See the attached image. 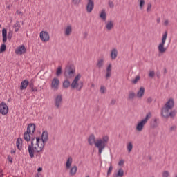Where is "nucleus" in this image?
Listing matches in <instances>:
<instances>
[{
  "mask_svg": "<svg viewBox=\"0 0 177 177\" xmlns=\"http://www.w3.org/2000/svg\"><path fill=\"white\" fill-rule=\"evenodd\" d=\"M118 55V51L116 48H113L111 52V57L112 60H115L117 59V56Z\"/></svg>",
  "mask_w": 177,
  "mask_h": 177,
  "instance_id": "nucleus-22",
  "label": "nucleus"
},
{
  "mask_svg": "<svg viewBox=\"0 0 177 177\" xmlns=\"http://www.w3.org/2000/svg\"><path fill=\"white\" fill-rule=\"evenodd\" d=\"M104 63V59H99V60L97 61V64H96V66H97L98 68H102V67H103Z\"/></svg>",
  "mask_w": 177,
  "mask_h": 177,
  "instance_id": "nucleus-30",
  "label": "nucleus"
},
{
  "mask_svg": "<svg viewBox=\"0 0 177 177\" xmlns=\"http://www.w3.org/2000/svg\"><path fill=\"white\" fill-rule=\"evenodd\" d=\"M30 135H32V133H30L28 131H26L24 133V139L26 142H30V140H31V136H30Z\"/></svg>",
  "mask_w": 177,
  "mask_h": 177,
  "instance_id": "nucleus-20",
  "label": "nucleus"
},
{
  "mask_svg": "<svg viewBox=\"0 0 177 177\" xmlns=\"http://www.w3.org/2000/svg\"><path fill=\"white\" fill-rule=\"evenodd\" d=\"M48 120H52V116H48Z\"/></svg>",
  "mask_w": 177,
  "mask_h": 177,
  "instance_id": "nucleus-64",
  "label": "nucleus"
},
{
  "mask_svg": "<svg viewBox=\"0 0 177 177\" xmlns=\"http://www.w3.org/2000/svg\"><path fill=\"white\" fill-rule=\"evenodd\" d=\"M7 159L8 160L9 162H10V164H13V158L10 156V155L8 156Z\"/></svg>",
  "mask_w": 177,
  "mask_h": 177,
  "instance_id": "nucleus-43",
  "label": "nucleus"
},
{
  "mask_svg": "<svg viewBox=\"0 0 177 177\" xmlns=\"http://www.w3.org/2000/svg\"><path fill=\"white\" fill-rule=\"evenodd\" d=\"M139 80H140V75H137L136 77V78L131 81V82L133 84H138V82L139 81Z\"/></svg>",
  "mask_w": 177,
  "mask_h": 177,
  "instance_id": "nucleus-35",
  "label": "nucleus"
},
{
  "mask_svg": "<svg viewBox=\"0 0 177 177\" xmlns=\"http://www.w3.org/2000/svg\"><path fill=\"white\" fill-rule=\"evenodd\" d=\"M176 126L174 125L172 127H170L169 131L170 132H172V131H176Z\"/></svg>",
  "mask_w": 177,
  "mask_h": 177,
  "instance_id": "nucleus-49",
  "label": "nucleus"
},
{
  "mask_svg": "<svg viewBox=\"0 0 177 177\" xmlns=\"http://www.w3.org/2000/svg\"><path fill=\"white\" fill-rule=\"evenodd\" d=\"M35 177H42V174H37Z\"/></svg>",
  "mask_w": 177,
  "mask_h": 177,
  "instance_id": "nucleus-58",
  "label": "nucleus"
},
{
  "mask_svg": "<svg viewBox=\"0 0 177 177\" xmlns=\"http://www.w3.org/2000/svg\"><path fill=\"white\" fill-rule=\"evenodd\" d=\"M124 176V169L122 168L119 169L117 174L114 177H122Z\"/></svg>",
  "mask_w": 177,
  "mask_h": 177,
  "instance_id": "nucleus-31",
  "label": "nucleus"
},
{
  "mask_svg": "<svg viewBox=\"0 0 177 177\" xmlns=\"http://www.w3.org/2000/svg\"><path fill=\"white\" fill-rule=\"evenodd\" d=\"M77 171H78V167H77V165H73L72 167L70 168L69 175L71 176H74V175L77 174Z\"/></svg>",
  "mask_w": 177,
  "mask_h": 177,
  "instance_id": "nucleus-17",
  "label": "nucleus"
},
{
  "mask_svg": "<svg viewBox=\"0 0 177 177\" xmlns=\"http://www.w3.org/2000/svg\"><path fill=\"white\" fill-rule=\"evenodd\" d=\"M30 82L27 80H24L21 82L20 91H24V89H27V86L29 84Z\"/></svg>",
  "mask_w": 177,
  "mask_h": 177,
  "instance_id": "nucleus-16",
  "label": "nucleus"
},
{
  "mask_svg": "<svg viewBox=\"0 0 177 177\" xmlns=\"http://www.w3.org/2000/svg\"><path fill=\"white\" fill-rule=\"evenodd\" d=\"M34 82H35L34 79H31L30 81L29 82L28 86L31 92H37V91H38V89H37V87L34 86Z\"/></svg>",
  "mask_w": 177,
  "mask_h": 177,
  "instance_id": "nucleus-14",
  "label": "nucleus"
},
{
  "mask_svg": "<svg viewBox=\"0 0 177 177\" xmlns=\"http://www.w3.org/2000/svg\"><path fill=\"white\" fill-rule=\"evenodd\" d=\"M26 52H27V49H26V46H24V45L18 46L15 50L16 55H24Z\"/></svg>",
  "mask_w": 177,
  "mask_h": 177,
  "instance_id": "nucleus-11",
  "label": "nucleus"
},
{
  "mask_svg": "<svg viewBox=\"0 0 177 177\" xmlns=\"http://www.w3.org/2000/svg\"><path fill=\"white\" fill-rule=\"evenodd\" d=\"M63 74V70L62 68V66H58L56 70V75L57 77H60Z\"/></svg>",
  "mask_w": 177,
  "mask_h": 177,
  "instance_id": "nucleus-32",
  "label": "nucleus"
},
{
  "mask_svg": "<svg viewBox=\"0 0 177 177\" xmlns=\"http://www.w3.org/2000/svg\"><path fill=\"white\" fill-rule=\"evenodd\" d=\"M150 9H151V4L149 3L147 8V12H150Z\"/></svg>",
  "mask_w": 177,
  "mask_h": 177,
  "instance_id": "nucleus-48",
  "label": "nucleus"
},
{
  "mask_svg": "<svg viewBox=\"0 0 177 177\" xmlns=\"http://www.w3.org/2000/svg\"><path fill=\"white\" fill-rule=\"evenodd\" d=\"M80 80H81V74L78 73L73 79L72 83L70 82L68 79L65 80L62 83V88L68 89L71 86L72 89H76L80 91L84 88V82L80 81ZM79 81L80 82H78Z\"/></svg>",
  "mask_w": 177,
  "mask_h": 177,
  "instance_id": "nucleus-3",
  "label": "nucleus"
},
{
  "mask_svg": "<svg viewBox=\"0 0 177 177\" xmlns=\"http://www.w3.org/2000/svg\"><path fill=\"white\" fill-rule=\"evenodd\" d=\"M100 17L104 21H106L107 19V15L106 14V10L102 9L100 14Z\"/></svg>",
  "mask_w": 177,
  "mask_h": 177,
  "instance_id": "nucleus-23",
  "label": "nucleus"
},
{
  "mask_svg": "<svg viewBox=\"0 0 177 177\" xmlns=\"http://www.w3.org/2000/svg\"><path fill=\"white\" fill-rule=\"evenodd\" d=\"M164 72H163V74L164 75H165V74H167V73H168V71L167 70V68H164Z\"/></svg>",
  "mask_w": 177,
  "mask_h": 177,
  "instance_id": "nucleus-57",
  "label": "nucleus"
},
{
  "mask_svg": "<svg viewBox=\"0 0 177 177\" xmlns=\"http://www.w3.org/2000/svg\"><path fill=\"white\" fill-rule=\"evenodd\" d=\"M147 102V103H151V102H153V98H151V97H148Z\"/></svg>",
  "mask_w": 177,
  "mask_h": 177,
  "instance_id": "nucleus-52",
  "label": "nucleus"
},
{
  "mask_svg": "<svg viewBox=\"0 0 177 177\" xmlns=\"http://www.w3.org/2000/svg\"><path fill=\"white\" fill-rule=\"evenodd\" d=\"M145 125H146V123L143 121H140L136 127V131H138V132H142L143 131V128H145Z\"/></svg>",
  "mask_w": 177,
  "mask_h": 177,
  "instance_id": "nucleus-12",
  "label": "nucleus"
},
{
  "mask_svg": "<svg viewBox=\"0 0 177 177\" xmlns=\"http://www.w3.org/2000/svg\"><path fill=\"white\" fill-rule=\"evenodd\" d=\"M14 27L17 28H20V27H21V26H20V22L17 21V22L15 23V24L14 25Z\"/></svg>",
  "mask_w": 177,
  "mask_h": 177,
  "instance_id": "nucleus-47",
  "label": "nucleus"
},
{
  "mask_svg": "<svg viewBox=\"0 0 177 177\" xmlns=\"http://www.w3.org/2000/svg\"><path fill=\"white\" fill-rule=\"evenodd\" d=\"M151 118V112H148L144 119L142 120L143 122L147 124V121Z\"/></svg>",
  "mask_w": 177,
  "mask_h": 177,
  "instance_id": "nucleus-28",
  "label": "nucleus"
},
{
  "mask_svg": "<svg viewBox=\"0 0 177 177\" xmlns=\"http://www.w3.org/2000/svg\"><path fill=\"white\" fill-rule=\"evenodd\" d=\"M95 8V1L93 0H88L87 5L86 6V10L87 13H91Z\"/></svg>",
  "mask_w": 177,
  "mask_h": 177,
  "instance_id": "nucleus-8",
  "label": "nucleus"
},
{
  "mask_svg": "<svg viewBox=\"0 0 177 177\" xmlns=\"http://www.w3.org/2000/svg\"><path fill=\"white\" fill-rule=\"evenodd\" d=\"M9 113V108L8 107V105H6V103L1 102L0 104V114H2V115H6Z\"/></svg>",
  "mask_w": 177,
  "mask_h": 177,
  "instance_id": "nucleus-7",
  "label": "nucleus"
},
{
  "mask_svg": "<svg viewBox=\"0 0 177 177\" xmlns=\"http://www.w3.org/2000/svg\"><path fill=\"white\" fill-rule=\"evenodd\" d=\"M59 85H60V80L57 77L53 78L51 82V88L57 91L59 89Z\"/></svg>",
  "mask_w": 177,
  "mask_h": 177,
  "instance_id": "nucleus-10",
  "label": "nucleus"
},
{
  "mask_svg": "<svg viewBox=\"0 0 177 177\" xmlns=\"http://www.w3.org/2000/svg\"><path fill=\"white\" fill-rule=\"evenodd\" d=\"M168 37V32H165L162 37V41L159 44L158 46L159 53H165L167 52V48L164 47L165 42L167 41V38Z\"/></svg>",
  "mask_w": 177,
  "mask_h": 177,
  "instance_id": "nucleus-6",
  "label": "nucleus"
},
{
  "mask_svg": "<svg viewBox=\"0 0 177 177\" xmlns=\"http://www.w3.org/2000/svg\"><path fill=\"white\" fill-rule=\"evenodd\" d=\"M116 102H117V100H112L111 101V104L112 106H114V104H115Z\"/></svg>",
  "mask_w": 177,
  "mask_h": 177,
  "instance_id": "nucleus-54",
  "label": "nucleus"
},
{
  "mask_svg": "<svg viewBox=\"0 0 177 177\" xmlns=\"http://www.w3.org/2000/svg\"><path fill=\"white\" fill-rule=\"evenodd\" d=\"M158 119H154L151 122V128H153V129L155 128H157L158 127Z\"/></svg>",
  "mask_w": 177,
  "mask_h": 177,
  "instance_id": "nucleus-27",
  "label": "nucleus"
},
{
  "mask_svg": "<svg viewBox=\"0 0 177 177\" xmlns=\"http://www.w3.org/2000/svg\"><path fill=\"white\" fill-rule=\"evenodd\" d=\"M175 106V101L174 98H170L165 104V106L161 109V116L163 118H174L176 115V110H172L173 107ZM169 110H172L169 112Z\"/></svg>",
  "mask_w": 177,
  "mask_h": 177,
  "instance_id": "nucleus-4",
  "label": "nucleus"
},
{
  "mask_svg": "<svg viewBox=\"0 0 177 177\" xmlns=\"http://www.w3.org/2000/svg\"><path fill=\"white\" fill-rule=\"evenodd\" d=\"M75 74V66L73 64H69L65 67L64 75L66 78H73Z\"/></svg>",
  "mask_w": 177,
  "mask_h": 177,
  "instance_id": "nucleus-5",
  "label": "nucleus"
},
{
  "mask_svg": "<svg viewBox=\"0 0 177 177\" xmlns=\"http://www.w3.org/2000/svg\"><path fill=\"white\" fill-rule=\"evenodd\" d=\"M44 34H45V30H43L40 32V39L43 41L45 42V37H44Z\"/></svg>",
  "mask_w": 177,
  "mask_h": 177,
  "instance_id": "nucleus-37",
  "label": "nucleus"
},
{
  "mask_svg": "<svg viewBox=\"0 0 177 177\" xmlns=\"http://www.w3.org/2000/svg\"><path fill=\"white\" fill-rule=\"evenodd\" d=\"M3 44L8 41V30L6 28L2 30Z\"/></svg>",
  "mask_w": 177,
  "mask_h": 177,
  "instance_id": "nucleus-19",
  "label": "nucleus"
},
{
  "mask_svg": "<svg viewBox=\"0 0 177 177\" xmlns=\"http://www.w3.org/2000/svg\"><path fill=\"white\" fill-rule=\"evenodd\" d=\"M40 78H41V80H44V75H41V76H40Z\"/></svg>",
  "mask_w": 177,
  "mask_h": 177,
  "instance_id": "nucleus-63",
  "label": "nucleus"
},
{
  "mask_svg": "<svg viewBox=\"0 0 177 177\" xmlns=\"http://www.w3.org/2000/svg\"><path fill=\"white\" fill-rule=\"evenodd\" d=\"M145 95V87H140L139 91L137 92V97L142 99Z\"/></svg>",
  "mask_w": 177,
  "mask_h": 177,
  "instance_id": "nucleus-18",
  "label": "nucleus"
},
{
  "mask_svg": "<svg viewBox=\"0 0 177 177\" xmlns=\"http://www.w3.org/2000/svg\"><path fill=\"white\" fill-rule=\"evenodd\" d=\"M109 6L110 8H114V3L113 1H109Z\"/></svg>",
  "mask_w": 177,
  "mask_h": 177,
  "instance_id": "nucleus-50",
  "label": "nucleus"
},
{
  "mask_svg": "<svg viewBox=\"0 0 177 177\" xmlns=\"http://www.w3.org/2000/svg\"><path fill=\"white\" fill-rule=\"evenodd\" d=\"M114 27V22L113 21H108L106 25V28L108 30V31H110L111 29H113Z\"/></svg>",
  "mask_w": 177,
  "mask_h": 177,
  "instance_id": "nucleus-26",
  "label": "nucleus"
},
{
  "mask_svg": "<svg viewBox=\"0 0 177 177\" xmlns=\"http://www.w3.org/2000/svg\"><path fill=\"white\" fill-rule=\"evenodd\" d=\"M165 26H168V20L165 21Z\"/></svg>",
  "mask_w": 177,
  "mask_h": 177,
  "instance_id": "nucleus-59",
  "label": "nucleus"
},
{
  "mask_svg": "<svg viewBox=\"0 0 177 177\" xmlns=\"http://www.w3.org/2000/svg\"><path fill=\"white\" fill-rule=\"evenodd\" d=\"M160 21H161V19L160 18L157 19V23H160Z\"/></svg>",
  "mask_w": 177,
  "mask_h": 177,
  "instance_id": "nucleus-60",
  "label": "nucleus"
},
{
  "mask_svg": "<svg viewBox=\"0 0 177 177\" xmlns=\"http://www.w3.org/2000/svg\"><path fill=\"white\" fill-rule=\"evenodd\" d=\"M145 6V0H140V9L142 10Z\"/></svg>",
  "mask_w": 177,
  "mask_h": 177,
  "instance_id": "nucleus-39",
  "label": "nucleus"
},
{
  "mask_svg": "<svg viewBox=\"0 0 177 177\" xmlns=\"http://www.w3.org/2000/svg\"><path fill=\"white\" fill-rule=\"evenodd\" d=\"M49 139V136H48V131H45V142H48Z\"/></svg>",
  "mask_w": 177,
  "mask_h": 177,
  "instance_id": "nucleus-46",
  "label": "nucleus"
},
{
  "mask_svg": "<svg viewBox=\"0 0 177 177\" xmlns=\"http://www.w3.org/2000/svg\"><path fill=\"white\" fill-rule=\"evenodd\" d=\"M136 97V94L135 93V92L130 91H129L127 100H133V99H135Z\"/></svg>",
  "mask_w": 177,
  "mask_h": 177,
  "instance_id": "nucleus-25",
  "label": "nucleus"
},
{
  "mask_svg": "<svg viewBox=\"0 0 177 177\" xmlns=\"http://www.w3.org/2000/svg\"><path fill=\"white\" fill-rule=\"evenodd\" d=\"M88 143L90 146L95 145V147L98 149V155L101 156L103 150L106 148V145L109 143V137L107 136H103L102 138L96 140L94 134L89 136L88 138Z\"/></svg>",
  "mask_w": 177,
  "mask_h": 177,
  "instance_id": "nucleus-2",
  "label": "nucleus"
},
{
  "mask_svg": "<svg viewBox=\"0 0 177 177\" xmlns=\"http://www.w3.org/2000/svg\"><path fill=\"white\" fill-rule=\"evenodd\" d=\"M132 149H133V145H132V142H129L127 145V150L129 153H131L132 151Z\"/></svg>",
  "mask_w": 177,
  "mask_h": 177,
  "instance_id": "nucleus-33",
  "label": "nucleus"
},
{
  "mask_svg": "<svg viewBox=\"0 0 177 177\" xmlns=\"http://www.w3.org/2000/svg\"><path fill=\"white\" fill-rule=\"evenodd\" d=\"M71 32H73V27H71V25H68L65 29V35L68 37Z\"/></svg>",
  "mask_w": 177,
  "mask_h": 177,
  "instance_id": "nucleus-24",
  "label": "nucleus"
},
{
  "mask_svg": "<svg viewBox=\"0 0 177 177\" xmlns=\"http://www.w3.org/2000/svg\"><path fill=\"white\" fill-rule=\"evenodd\" d=\"M35 124L30 123L28 124L27 131L32 135L35 132Z\"/></svg>",
  "mask_w": 177,
  "mask_h": 177,
  "instance_id": "nucleus-13",
  "label": "nucleus"
},
{
  "mask_svg": "<svg viewBox=\"0 0 177 177\" xmlns=\"http://www.w3.org/2000/svg\"><path fill=\"white\" fill-rule=\"evenodd\" d=\"M113 66L111 65V64H109V66L106 68V73L105 75V78L106 80H109V78H110V77H111V68H112Z\"/></svg>",
  "mask_w": 177,
  "mask_h": 177,
  "instance_id": "nucleus-15",
  "label": "nucleus"
},
{
  "mask_svg": "<svg viewBox=\"0 0 177 177\" xmlns=\"http://www.w3.org/2000/svg\"><path fill=\"white\" fill-rule=\"evenodd\" d=\"M15 32H17V31H19V28H15Z\"/></svg>",
  "mask_w": 177,
  "mask_h": 177,
  "instance_id": "nucleus-61",
  "label": "nucleus"
},
{
  "mask_svg": "<svg viewBox=\"0 0 177 177\" xmlns=\"http://www.w3.org/2000/svg\"><path fill=\"white\" fill-rule=\"evenodd\" d=\"M23 143V139L19 138L17 140V147L18 150H21V144Z\"/></svg>",
  "mask_w": 177,
  "mask_h": 177,
  "instance_id": "nucleus-29",
  "label": "nucleus"
},
{
  "mask_svg": "<svg viewBox=\"0 0 177 177\" xmlns=\"http://www.w3.org/2000/svg\"><path fill=\"white\" fill-rule=\"evenodd\" d=\"M37 171H38L37 174H41L40 172H42V167H39V168L37 169Z\"/></svg>",
  "mask_w": 177,
  "mask_h": 177,
  "instance_id": "nucleus-56",
  "label": "nucleus"
},
{
  "mask_svg": "<svg viewBox=\"0 0 177 177\" xmlns=\"http://www.w3.org/2000/svg\"><path fill=\"white\" fill-rule=\"evenodd\" d=\"M45 136V131H43L41 137L33 138L31 140V144L28 145V151L30 158H34L35 153H39L44 150L45 147V140L44 139Z\"/></svg>",
  "mask_w": 177,
  "mask_h": 177,
  "instance_id": "nucleus-1",
  "label": "nucleus"
},
{
  "mask_svg": "<svg viewBox=\"0 0 177 177\" xmlns=\"http://www.w3.org/2000/svg\"><path fill=\"white\" fill-rule=\"evenodd\" d=\"M12 37H13V31H10L8 33V39L10 41L12 39Z\"/></svg>",
  "mask_w": 177,
  "mask_h": 177,
  "instance_id": "nucleus-40",
  "label": "nucleus"
},
{
  "mask_svg": "<svg viewBox=\"0 0 177 177\" xmlns=\"http://www.w3.org/2000/svg\"><path fill=\"white\" fill-rule=\"evenodd\" d=\"M72 164H73V158L71 156H69L66 162V169H70V168H71Z\"/></svg>",
  "mask_w": 177,
  "mask_h": 177,
  "instance_id": "nucleus-21",
  "label": "nucleus"
},
{
  "mask_svg": "<svg viewBox=\"0 0 177 177\" xmlns=\"http://www.w3.org/2000/svg\"><path fill=\"white\" fill-rule=\"evenodd\" d=\"M5 50H6V44H3L0 47V53H3Z\"/></svg>",
  "mask_w": 177,
  "mask_h": 177,
  "instance_id": "nucleus-34",
  "label": "nucleus"
},
{
  "mask_svg": "<svg viewBox=\"0 0 177 177\" xmlns=\"http://www.w3.org/2000/svg\"><path fill=\"white\" fill-rule=\"evenodd\" d=\"M156 76H157L158 78H160V71H158L156 72Z\"/></svg>",
  "mask_w": 177,
  "mask_h": 177,
  "instance_id": "nucleus-55",
  "label": "nucleus"
},
{
  "mask_svg": "<svg viewBox=\"0 0 177 177\" xmlns=\"http://www.w3.org/2000/svg\"><path fill=\"white\" fill-rule=\"evenodd\" d=\"M118 165H120V167H122V165H124V160H120Z\"/></svg>",
  "mask_w": 177,
  "mask_h": 177,
  "instance_id": "nucleus-51",
  "label": "nucleus"
},
{
  "mask_svg": "<svg viewBox=\"0 0 177 177\" xmlns=\"http://www.w3.org/2000/svg\"><path fill=\"white\" fill-rule=\"evenodd\" d=\"M81 0H72L73 5H80Z\"/></svg>",
  "mask_w": 177,
  "mask_h": 177,
  "instance_id": "nucleus-44",
  "label": "nucleus"
},
{
  "mask_svg": "<svg viewBox=\"0 0 177 177\" xmlns=\"http://www.w3.org/2000/svg\"><path fill=\"white\" fill-rule=\"evenodd\" d=\"M111 171H113V166L111 165L108 169V171H107V176H109V175H111Z\"/></svg>",
  "mask_w": 177,
  "mask_h": 177,
  "instance_id": "nucleus-45",
  "label": "nucleus"
},
{
  "mask_svg": "<svg viewBox=\"0 0 177 177\" xmlns=\"http://www.w3.org/2000/svg\"><path fill=\"white\" fill-rule=\"evenodd\" d=\"M100 93L102 95H104V93H106V87L104 86H102L100 90Z\"/></svg>",
  "mask_w": 177,
  "mask_h": 177,
  "instance_id": "nucleus-38",
  "label": "nucleus"
},
{
  "mask_svg": "<svg viewBox=\"0 0 177 177\" xmlns=\"http://www.w3.org/2000/svg\"><path fill=\"white\" fill-rule=\"evenodd\" d=\"M15 153H16V151H13V150L11 151V154H15Z\"/></svg>",
  "mask_w": 177,
  "mask_h": 177,
  "instance_id": "nucleus-62",
  "label": "nucleus"
},
{
  "mask_svg": "<svg viewBox=\"0 0 177 177\" xmlns=\"http://www.w3.org/2000/svg\"><path fill=\"white\" fill-rule=\"evenodd\" d=\"M50 39V37L49 36V33L48 32H45V42H48Z\"/></svg>",
  "mask_w": 177,
  "mask_h": 177,
  "instance_id": "nucleus-36",
  "label": "nucleus"
},
{
  "mask_svg": "<svg viewBox=\"0 0 177 177\" xmlns=\"http://www.w3.org/2000/svg\"><path fill=\"white\" fill-rule=\"evenodd\" d=\"M17 15H19V16H23V12L21 11H19V10H17L16 11Z\"/></svg>",
  "mask_w": 177,
  "mask_h": 177,
  "instance_id": "nucleus-53",
  "label": "nucleus"
},
{
  "mask_svg": "<svg viewBox=\"0 0 177 177\" xmlns=\"http://www.w3.org/2000/svg\"><path fill=\"white\" fill-rule=\"evenodd\" d=\"M155 74L154 71H151L149 73V78H154Z\"/></svg>",
  "mask_w": 177,
  "mask_h": 177,
  "instance_id": "nucleus-41",
  "label": "nucleus"
},
{
  "mask_svg": "<svg viewBox=\"0 0 177 177\" xmlns=\"http://www.w3.org/2000/svg\"><path fill=\"white\" fill-rule=\"evenodd\" d=\"M169 171H165L162 173V177H169Z\"/></svg>",
  "mask_w": 177,
  "mask_h": 177,
  "instance_id": "nucleus-42",
  "label": "nucleus"
},
{
  "mask_svg": "<svg viewBox=\"0 0 177 177\" xmlns=\"http://www.w3.org/2000/svg\"><path fill=\"white\" fill-rule=\"evenodd\" d=\"M63 103V96L62 95H58L55 99V106L56 109H60V104Z\"/></svg>",
  "mask_w": 177,
  "mask_h": 177,
  "instance_id": "nucleus-9",
  "label": "nucleus"
}]
</instances>
